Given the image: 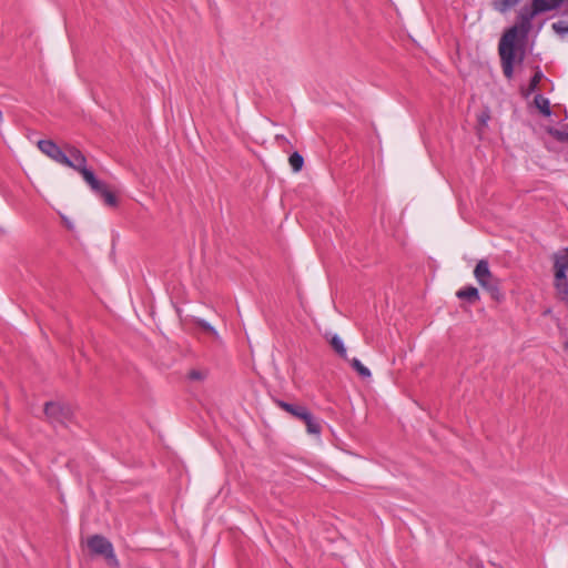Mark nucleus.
<instances>
[{"label": "nucleus", "mask_w": 568, "mask_h": 568, "mask_svg": "<svg viewBox=\"0 0 568 568\" xmlns=\"http://www.w3.org/2000/svg\"><path fill=\"white\" fill-rule=\"evenodd\" d=\"M44 414L49 422L54 426H68L73 418V412L70 406L57 403L48 402L44 405Z\"/></svg>", "instance_id": "7ed1b4c3"}, {"label": "nucleus", "mask_w": 568, "mask_h": 568, "mask_svg": "<svg viewBox=\"0 0 568 568\" xmlns=\"http://www.w3.org/2000/svg\"><path fill=\"white\" fill-rule=\"evenodd\" d=\"M196 325L206 334L211 335L214 341L221 342L217 331L204 320H197Z\"/></svg>", "instance_id": "4468645a"}, {"label": "nucleus", "mask_w": 568, "mask_h": 568, "mask_svg": "<svg viewBox=\"0 0 568 568\" xmlns=\"http://www.w3.org/2000/svg\"><path fill=\"white\" fill-rule=\"evenodd\" d=\"M565 348L568 351V339L565 343Z\"/></svg>", "instance_id": "b1692460"}, {"label": "nucleus", "mask_w": 568, "mask_h": 568, "mask_svg": "<svg viewBox=\"0 0 568 568\" xmlns=\"http://www.w3.org/2000/svg\"><path fill=\"white\" fill-rule=\"evenodd\" d=\"M288 161L294 172H298L304 163L302 155L296 152L290 156Z\"/></svg>", "instance_id": "dca6fc26"}, {"label": "nucleus", "mask_w": 568, "mask_h": 568, "mask_svg": "<svg viewBox=\"0 0 568 568\" xmlns=\"http://www.w3.org/2000/svg\"><path fill=\"white\" fill-rule=\"evenodd\" d=\"M566 271L559 267H555V281H567Z\"/></svg>", "instance_id": "aec40b11"}, {"label": "nucleus", "mask_w": 568, "mask_h": 568, "mask_svg": "<svg viewBox=\"0 0 568 568\" xmlns=\"http://www.w3.org/2000/svg\"><path fill=\"white\" fill-rule=\"evenodd\" d=\"M535 105L536 108L545 115L549 116L551 114L549 100L540 94L535 97Z\"/></svg>", "instance_id": "9d476101"}, {"label": "nucleus", "mask_w": 568, "mask_h": 568, "mask_svg": "<svg viewBox=\"0 0 568 568\" xmlns=\"http://www.w3.org/2000/svg\"><path fill=\"white\" fill-rule=\"evenodd\" d=\"M557 297L568 304V281H555Z\"/></svg>", "instance_id": "f8f14e48"}, {"label": "nucleus", "mask_w": 568, "mask_h": 568, "mask_svg": "<svg viewBox=\"0 0 568 568\" xmlns=\"http://www.w3.org/2000/svg\"><path fill=\"white\" fill-rule=\"evenodd\" d=\"M306 424V430L308 434L318 436L321 434L322 427L318 420H316L310 412H307V417H303V419Z\"/></svg>", "instance_id": "6e6552de"}, {"label": "nucleus", "mask_w": 568, "mask_h": 568, "mask_svg": "<svg viewBox=\"0 0 568 568\" xmlns=\"http://www.w3.org/2000/svg\"><path fill=\"white\" fill-rule=\"evenodd\" d=\"M549 133L552 134L558 140H561V141L567 140L568 141V134H565L558 130L550 129Z\"/></svg>", "instance_id": "412c9836"}, {"label": "nucleus", "mask_w": 568, "mask_h": 568, "mask_svg": "<svg viewBox=\"0 0 568 568\" xmlns=\"http://www.w3.org/2000/svg\"><path fill=\"white\" fill-rule=\"evenodd\" d=\"M38 149L45 154L48 158L53 160L54 162L71 168L74 163V159L67 151V146L63 151L54 141L52 140H39Z\"/></svg>", "instance_id": "20e7f679"}, {"label": "nucleus", "mask_w": 568, "mask_h": 568, "mask_svg": "<svg viewBox=\"0 0 568 568\" xmlns=\"http://www.w3.org/2000/svg\"><path fill=\"white\" fill-rule=\"evenodd\" d=\"M87 547L91 556H106V538L102 535H92L87 539Z\"/></svg>", "instance_id": "39448f33"}, {"label": "nucleus", "mask_w": 568, "mask_h": 568, "mask_svg": "<svg viewBox=\"0 0 568 568\" xmlns=\"http://www.w3.org/2000/svg\"><path fill=\"white\" fill-rule=\"evenodd\" d=\"M67 151L71 158L74 159L71 169L81 173L83 180L90 185L92 191L100 195L106 203V183L100 181L94 172L87 168V158L77 146L67 144Z\"/></svg>", "instance_id": "f257e3e1"}, {"label": "nucleus", "mask_w": 568, "mask_h": 568, "mask_svg": "<svg viewBox=\"0 0 568 568\" xmlns=\"http://www.w3.org/2000/svg\"><path fill=\"white\" fill-rule=\"evenodd\" d=\"M280 407H282L285 412L292 414L293 416L303 419V417H307V409L300 406H294L292 404L280 402Z\"/></svg>", "instance_id": "423d86ee"}, {"label": "nucleus", "mask_w": 568, "mask_h": 568, "mask_svg": "<svg viewBox=\"0 0 568 568\" xmlns=\"http://www.w3.org/2000/svg\"><path fill=\"white\" fill-rule=\"evenodd\" d=\"M519 1L520 0H494L493 6L497 11L505 13L514 8Z\"/></svg>", "instance_id": "ddd939ff"}, {"label": "nucleus", "mask_w": 568, "mask_h": 568, "mask_svg": "<svg viewBox=\"0 0 568 568\" xmlns=\"http://www.w3.org/2000/svg\"><path fill=\"white\" fill-rule=\"evenodd\" d=\"M2 120V112L0 111V121Z\"/></svg>", "instance_id": "393cba45"}, {"label": "nucleus", "mask_w": 568, "mask_h": 568, "mask_svg": "<svg viewBox=\"0 0 568 568\" xmlns=\"http://www.w3.org/2000/svg\"><path fill=\"white\" fill-rule=\"evenodd\" d=\"M552 29L558 34H566V33H568V23L564 22V21L555 22V23H552Z\"/></svg>", "instance_id": "a211bd4d"}, {"label": "nucleus", "mask_w": 568, "mask_h": 568, "mask_svg": "<svg viewBox=\"0 0 568 568\" xmlns=\"http://www.w3.org/2000/svg\"><path fill=\"white\" fill-rule=\"evenodd\" d=\"M554 267L568 270V248H562L556 252L552 256Z\"/></svg>", "instance_id": "0eeeda50"}, {"label": "nucleus", "mask_w": 568, "mask_h": 568, "mask_svg": "<svg viewBox=\"0 0 568 568\" xmlns=\"http://www.w3.org/2000/svg\"><path fill=\"white\" fill-rule=\"evenodd\" d=\"M116 203L114 195L109 192V206L114 205Z\"/></svg>", "instance_id": "5701e85b"}, {"label": "nucleus", "mask_w": 568, "mask_h": 568, "mask_svg": "<svg viewBox=\"0 0 568 568\" xmlns=\"http://www.w3.org/2000/svg\"><path fill=\"white\" fill-rule=\"evenodd\" d=\"M474 275L477 282L490 293L493 298L500 300L501 293L498 280L491 274L486 261L481 260L477 263Z\"/></svg>", "instance_id": "f03ea898"}, {"label": "nucleus", "mask_w": 568, "mask_h": 568, "mask_svg": "<svg viewBox=\"0 0 568 568\" xmlns=\"http://www.w3.org/2000/svg\"><path fill=\"white\" fill-rule=\"evenodd\" d=\"M352 367L358 373V375L363 378H369L371 377V371L364 366L359 359L352 358L351 359Z\"/></svg>", "instance_id": "2eb2a0df"}, {"label": "nucleus", "mask_w": 568, "mask_h": 568, "mask_svg": "<svg viewBox=\"0 0 568 568\" xmlns=\"http://www.w3.org/2000/svg\"><path fill=\"white\" fill-rule=\"evenodd\" d=\"M329 344L342 358L347 359L346 347L344 346V343L338 335H333L329 338Z\"/></svg>", "instance_id": "1a4fd4ad"}, {"label": "nucleus", "mask_w": 568, "mask_h": 568, "mask_svg": "<svg viewBox=\"0 0 568 568\" xmlns=\"http://www.w3.org/2000/svg\"><path fill=\"white\" fill-rule=\"evenodd\" d=\"M206 376H207L206 369H192L189 374V377L192 381H196V382L204 381L206 378Z\"/></svg>", "instance_id": "f3484780"}, {"label": "nucleus", "mask_w": 568, "mask_h": 568, "mask_svg": "<svg viewBox=\"0 0 568 568\" xmlns=\"http://www.w3.org/2000/svg\"><path fill=\"white\" fill-rule=\"evenodd\" d=\"M541 79H542V73L540 71H537L530 81V84L528 88L529 93L534 92L537 89V85Z\"/></svg>", "instance_id": "6ab92c4d"}, {"label": "nucleus", "mask_w": 568, "mask_h": 568, "mask_svg": "<svg viewBox=\"0 0 568 568\" xmlns=\"http://www.w3.org/2000/svg\"><path fill=\"white\" fill-rule=\"evenodd\" d=\"M108 558H109V568L112 567V566H116L118 565V561L116 559L114 558L113 554H112V549H111V545L109 544V555H108Z\"/></svg>", "instance_id": "4be33fe9"}, {"label": "nucleus", "mask_w": 568, "mask_h": 568, "mask_svg": "<svg viewBox=\"0 0 568 568\" xmlns=\"http://www.w3.org/2000/svg\"><path fill=\"white\" fill-rule=\"evenodd\" d=\"M457 296L463 300H467L470 303L476 302L479 298L478 290L476 287L469 286L464 290H459L457 292Z\"/></svg>", "instance_id": "9b49d317"}]
</instances>
